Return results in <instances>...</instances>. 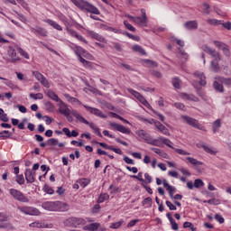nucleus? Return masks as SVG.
<instances>
[{"instance_id": "obj_54", "label": "nucleus", "mask_w": 231, "mask_h": 231, "mask_svg": "<svg viewBox=\"0 0 231 231\" xmlns=\"http://www.w3.org/2000/svg\"><path fill=\"white\" fill-rule=\"evenodd\" d=\"M124 24H125V28L127 30H129V32H136V28H134V26H133L131 23H129V22L124 21Z\"/></svg>"}, {"instance_id": "obj_41", "label": "nucleus", "mask_w": 231, "mask_h": 231, "mask_svg": "<svg viewBox=\"0 0 231 231\" xmlns=\"http://www.w3.org/2000/svg\"><path fill=\"white\" fill-rule=\"evenodd\" d=\"M123 35H125V37H128V39H132V41H135L136 42H140V37L134 34L129 33L127 32H123Z\"/></svg>"}, {"instance_id": "obj_55", "label": "nucleus", "mask_w": 231, "mask_h": 231, "mask_svg": "<svg viewBox=\"0 0 231 231\" xmlns=\"http://www.w3.org/2000/svg\"><path fill=\"white\" fill-rule=\"evenodd\" d=\"M184 97L187 100H192L193 102H199V98H198L197 97H195L194 95H187L184 94Z\"/></svg>"}, {"instance_id": "obj_39", "label": "nucleus", "mask_w": 231, "mask_h": 231, "mask_svg": "<svg viewBox=\"0 0 231 231\" xmlns=\"http://www.w3.org/2000/svg\"><path fill=\"white\" fill-rule=\"evenodd\" d=\"M100 26L101 28H104V30H106L107 32H113L114 33H122V31L116 28L109 27L106 24H101Z\"/></svg>"}, {"instance_id": "obj_8", "label": "nucleus", "mask_w": 231, "mask_h": 231, "mask_svg": "<svg viewBox=\"0 0 231 231\" xmlns=\"http://www.w3.org/2000/svg\"><path fill=\"white\" fill-rule=\"evenodd\" d=\"M17 210L25 216H41V211L37 208L30 206H18Z\"/></svg>"}, {"instance_id": "obj_4", "label": "nucleus", "mask_w": 231, "mask_h": 231, "mask_svg": "<svg viewBox=\"0 0 231 231\" xmlns=\"http://www.w3.org/2000/svg\"><path fill=\"white\" fill-rule=\"evenodd\" d=\"M72 116H74V118L78 119L79 122H80L81 124L89 125L90 129H93L95 134L99 136V138H102V133H100V128H98V126H97V125H95V123L88 122V120H86V118H84V116H82V115H80L77 111L72 112Z\"/></svg>"}, {"instance_id": "obj_1", "label": "nucleus", "mask_w": 231, "mask_h": 231, "mask_svg": "<svg viewBox=\"0 0 231 231\" xmlns=\"http://www.w3.org/2000/svg\"><path fill=\"white\" fill-rule=\"evenodd\" d=\"M42 208L49 212H68L69 205L62 201H45L42 204Z\"/></svg>"}, {"instance_id": "obj_13", "label": "nucleus", "mask_w": 231, "mask_h": 231, "mask_svg": "<svg viewBox=\"0 0 231 231\" xmlns=\"http://www.w3.org/2000/svg\"><path fill=\"white\" fill-rule=\"evenodd\" d=\"M161 142L164 145H167V147H170V149H173L177 154H180L181 156H190V152L183 149L174 148V146H172V143L168 138L162 137L161 138Z\"/></svg>"}, {"instance_id": "obj_5", "label": "nucleus", "mask_w": 231, "mask_h": 231, "mask_svg": "<svg viewBox=\"0 0 231 231\" xmlns=\"http://www.w3.org/2000/svg\"><path fill=\"white\" fill-rule=\"evenodd\" d=\"M57 106L59 107L58 111L60 115H63V116H66L69 122H73V118L69 115H73V111H77V110L69 109V107H68V104L64 103L62 99L59 101V103L57 104Z\"/></svg>"}, {"instance_id": "obj_27", "label": "nucleus", "mask_w": 231, "mask_h": 231, "mask_svg": "<svg viewBox=\"0 0 231 231\" xmlns=\"http://www.w3.org/2000/svg\"><path fill=\"white\" fill-rule=\"evenodd\" d=\"M151 151L161 156V158H164L165 160H169V154L165 152V151L159 148H151Z\"/></svg>"}, {"instance_id": "obj_42", "label": "nucleus", "mask_w": 231, "mask_h": 231, "mask_svg": "<svg viewBox=\"0 0 231 231\" xmlns=\"http://www.w3.org/2000/svg\"><path fill=\"white\" fill-rule=\"evenodd\" d=\"M45 108H46V111H48L49 113H53V111H55V105H53V103L49 101L45 103Z\"/></svg>"}, {"instance_id": "obj_25", "label": "nucleus", "mask_w": 231, "mask_h": 231, "mask_svg": "<svg viewBox=\"0 0 231 231\" xmlns=\"http://www.w3.org/2000/svg\"><path fill=\"white\" fill-rule=\"evenodd\" d=\"M184 28L186 30H198V21H188L184 23Z\"/></svg>"}, {"instance_id": "obj_14", "label": "nucleus", "mask_w": 231, "mask_h": 231, "mask_svg": "<svg viewBox=\"0 0 231 231\" xmlns=\"http://www.w3.org/2000/svg\"><path fill=\"white\" fill-rule=\"evenodd\" d=\"M17 48H19V46L14 45V46H9L7 49V55L10 59L9 60L13 64H15V62H19V60H21V57L17 55Z\"/></svg>"}, {"instance_id": "obj_46", "label": "nucleus", "mask_w": 231, "mask_h": 231, "mask_svg": "<svg viewBox=\"0 0 231 231\" xmlns=\"http://www.w3.org/2000/svg\"><path fill=\"white\" fill-rule=\"evenodd\" d=\"M89 35H91V37L93 39H96V41H99L100 42H102V41H104V38L100 34H98V33H97V32H95L93 31H91L89 32Z\"/></svg>"}, {"instance_id": "obj_9", "label": "nucleus", "mask_w": 231, "mask_h": 231, "mask_svg": "<svg viewBox=\"0 0 231 231\" xmlns=\"http://www.w3.org/2000/svg\"><path fill=\"white\" fill-rule=\"evenodd\" d=\"M9 194L12 195L14 199L16 201H20V203H30V199L24 195L22 191L16 189H10Z\"/></svg>"}, {"instance_id": "obj_11", "label": "nucleus", "mask_w": 231, "mask_h": 231, "mask_svg": "<svg viewBox=\"0 0 231 231\" xmlns=\"http://www.w3.org/2000/svg\"><path fill=\"white\" fill-rule=\"evenodd\" d=\"M217 80L214 81L213 83V88L219 91L220 93H223V84H225V86H231V79H225V78H216Z\"/></svg>"}, {"instance_id": "obj_40", "label": "nucleus", "mask_w": 231, "mask_h": 231, "mask_svg": "<svg viewBox=\"0 0 231 231\" xmlns=\"http://www.w3.org/2000/svg\"><path fill=\"white\" fill-rule=\"evenodd\" d=\"M79 62L84 66V68H93V63L91 61H88L84 58H79Z\"/></svg>"}, {"instance_id": "obj_64", "label": "nucleus", "mask_w": 231, "mask_h": 231, "mask_svg": "<svg viewBox=\"0 0 231 231\" xmlns=\"http://www.w3.org/2000/svg\"><path fill=\"white\" fill-rule=\"evenodd\" d=\"M174 106L180 111H185V105L183 103H174Z\"/></svg>"}, {"instance_id": "obj_59", "label": "nucleus", "mask_w": 231, "mask_h": 231, "mask_svg": "<svg viewBox=\"0 0 231 231\" xmlns=\"http://www.w3.org/2000/svg\"><path fill=\"white\" fill-rule=\"evenodd\" d=\"M16 181L19 185L24 184V175L21 174L16 177Z\"/></svg>"}, {"instance_id": "obj_17", "label": "nucleus", "mask_w": 231, "mask_h": 231, "mask_svg": "<svg viewBox=\"0 0 231 231\" xmlns=\"http://www.w3.org/2000/svg\"><path fill=\"white\" fill-rule=\"evenodd\" d=\"M108 125L110 129H112V131H118V133H122L123 134H131V130H129V128L124 126L123 125L110 122Z\"/></svg>"}, {"instance_id": "obj_15", "label": "nucleus", "mask_w": 231, "mask_h": 231, "mask_svg": "<svg viewBox=\"0 0 231 231\" xmlns=\"http://www.w3.org/2000/svg\"><path fill=\"white\" fill-rule=\"evenodd\" d=\"M72 49L74 51V53L78 57V60H79L82 57H85V59H91L93 57L89 52H88V51H86L84 48L80 46L74 45Z\"/></svg>"}, {"instance_id": "obj_12", "label": "nucleus", "mask_w": 231, "mask_h": 231, "mask_svg": "<svg viewBox=\"0 0 231 231\" xmlns=\"http://www.w3.org/2000/svg\"><path fill=\"white\" fill-rule=\"evenodd\" d=\"M127 91H128V93H130V95L134 97V98H136V100H138V102L143 104V106H144L148 109H152L151 104H149V102L145 100V97H143V96H142V94H140L138 91H136L133 88H127Z\"/></svg>"}, {"instance_id": "obj_61", "label": "nucleus", "mask_w": 231, "mask_h": 231, "mask_svg": "<svg viewBox=\"0 0 231 231\" xmlns=\"http://www.w3.org/2000/svg\"><path fill=\"white\" fill-rule=\"evenodd\" d=\"M215 219L216 221H218L220 225H223V223H225V218L219 214L215 215Z\"/></svg>"}, {"instance_id": "obj_20", "label": "nucleus", "mask_w": 231, "mask_h": 231, "mask_svg": "<svg viewBox=\"0 0 231 231\" xmlns=\"http://www.w3.org/2000/svg\"><path fill=\"white\" fill-rule=\"evenodd\" d=\"M135 134L140 138V140H143L146 143H149L151 135L145 130H137L135 131Z\"/></svg>"}, {"instance_id": "obj_18", "label": "nucleus", "mask_w": 231, "mask_h": 231, "mask_svg": "<svg viewBox=\"0 0 231 231\" xmlns=\"http://www.w3.org/2000/svg\"><path fill=\"white\" fill-rule=\"evenodd\" d=\"M83 107H85V109L88 111V113H91V115H95V116H98L99 118H107V116L104 115V113H102V110L98 108L91 107L87 105H83Z\"/></svg>"}, {"instance_id": "obj_23", "label": "nucleus", "mask_w": 231, "mask_h": 231, "mask_svg": "<svg viewBox=\"0 0 231 231\" xmlns=\"http://www.w3.org/2000/svg\"><path fill=\"white\" fill-rule=\"evenodd\" d=\"M31 228H53V224L32 222L29 225Z\"/></svg>"}, {"instance_id": "obj_37", "label": "nucleus", "mask_w": 231, "mask_h": 231, "mask_svg": "<svg viewBox=\"0 0 231 231\" xmlns=\"http://www.w3.org/2000/svg\"><path fill=\"white\" fill-rule=\"evenodd\" d=\"M186 160L189 162V163L194 165L195 167H198V165H203L201 161H198V159H195L194 157H187Z\"/></svg>"}, {"instance_id": "obj_56", "label": "nucleus", "mask_w": 231, "mask_h": 231, "mask_svg": "<svg viewBox=\"0 0 231 231\" xmlns=\"http://www.w3.org/2000/svg\"><path fill=\"white\" fill-rule=\"evenodd\" d=\"M59 143V139L51 138L47 141V145L55 146Z\"/></svg>"}, {"instance_id": "obj_45", "label": "nucleus", "mask_w": 231, "mask_h": 231, "mask_svg": "<svg viewBox=\"0 0 231 231\" xmlns=\"http://www.w3.org/2000/svg\"><path fill=\"white\" fill-rule=\"evenodd\" d=\"M107 199H109V194L103 193V194L99 195L97 203H104V201H107Z\"/></svg>"}, {"instance_id": "obj_58", "label": "nucleus", "mask_w": 231, "mask_h": 231, "mask_svg": "<svg viewBox=\"0 0 231 231\" xmlns=\"http://www.w3.org/2000/svg\"><path fill=\"white\" fill-rule=\"evenodd\" d=\"M5 85H7L8 88L11 89H19V87L14 83V81L8 80Z\"/></svg>"}, {"instance_id": "obj_26", "label": "nucleus", "mask_w": 231, "mask_h": 231, "mask_svg": "<svg viewBox=\"0 0 231 231\" xmlns=\"http://www.w3.org/2000/svg\"><path fill=\"white\" fill-rule=\"evenodd\" d=\"M25 180L27 183H34L35 182V177H33V172L30 169L25 170Z\"/></svg>"}, {"instance_id": "obj_22", "label": "nucleus", "mask_w": 231, "mask_h": 231, "mask_svg": "<svg viewBox=\"0 0 231 231\" xmlns=\"http://www.w3.org/2000/svg\"><path fill=\"white\" fill-rule=\"evenodd\" d=\"M153 123H154L156 129L161 131V133H162V134H165L166 136H171V133L169 132V129L167 127H165V125H163V124H162L159 121H153Z\"/></svg>"}, {"instance_id": "obj_36", "label": "nucleus", "mask_w": 231, "mask_h": 231, "mask_svg": "<svg viewBox=\"0 0 231 231\" xmlns=\"http://www.w3.org/2000/svg\"><path fill=\"white\" fill-rule=\"evenodd\" d=\"M64 97L68 100V102H70V104H79V106H82V102H80V100L69 96V94H65Z\"/></svg>"}, {"instance_id": "obj_21", "label": "nucleus", "mask_w": 231, "mask_h": 231, "mask_svg": "<svg viewBox=\"0 0 231 231\" xmlns=\"http://www.w3.org/2000/svg\"><path fill=\"white\" fill-rule=\"evenodd\" d=\"M214 44L218 50H222V51L226 54V57H230V50L228 46L221 42L215 41Z\"/></svg>"}, {"instance_id": "obj_28", "label": "nucleus", "mask_w": 231, "mask_h": 231, "mask_svg": "<svg viewBox=\"0 0 231 231\" xmlns=\"http://www.w3.org/2000/svg\"><path fill=\"white\" fill-rule=\"evenodd\" d=\"M194 75L197 77V79H199L200 86H207V77H205L203 72L197 71L194 73Z\"/></svg>"}, {"instance_id": "obj_49", "label": "nucleus", "mask_w": 231, "mask_h": 231, "mask_svg": "<svg viewBox=\"0 0 231 231\" xmlns=\"http://www.w3.org/2000/svg\"><path fill=\"white\" fill-rule=\"evenodd\" d=\"M208 24H211V26H219L221 24V21L217 19H208Z\"/></svg>"}, {"instance_id": "obj_2", "label": "nucleus", "mask_w": 231, "mask_h": 231, "mask_svg": "<svg viewBox=\"0 0 231 231\" xmlns=\"http://www.w3.org/2000/svg\"><path fill=\"white\" fill-rule=\"evenodd\" d=\"M202 50L203 51H205L206 53H208V55L213 57V59H215V60H212L210 63V69H212L214 73H217V71H219L218 62L219 60H221V55H219V52H217L216 50L207 45L202 46Z\"/></svg>"}, {"instance_id": "obj_29", "label": "nucleus", "mask_w": 231, "mask_h": 231, "mask_svg": "<svg viewBox=\"0 0 231 231\" xmlns=\"http://www.w3.org/2000/svg\"><path fill=\"white\" fill-rule=\"evenodd\" d=\"M44 22L47 23V24H50V26H51L52 28H54V30H58V32H62V26H60V24H59L57 22L51 19H46Z\"/></svg>"}, {"instance_id": "obj_30", "label": "nucleus", "mask_w": 231, "mask_h": 231, "mask_svg": "<svg viewBox=\"0 0 231 231\" xmlns=\"http://www.w3.org/2000/svg\"><path fill=\"white\" fill-rule=\"evenodd\" d=\"M44 22L47 23V24H50V26H51L52 28H54V30H58V32H62V26H60V24H59L57 22L51 19H46Z\"/></svg>"}, {"instance_id": "obj_33", "label": "nucleus", "mask_w": 231, "mask_h": 231, "mask_svg": "<svg viewBox=\"0 0 231 231\" xmlns=\"http://www.w3.org/2000/svg\"><path fill=\"white\" fill-rule=\"evenodd\" d=\"M99 227H100V223H92L85 226L83 227V230L95 231V230H98Z\"/></svg>"}, {"instance_id": "obj_48", "label": "nucleus", "mask_w": 231, "mask_h": 231, "mask_svg": "<svg viewBox=\"0 0 231 231\" xmlns=\"http://www.w3.org/2000/svg\"><path fill=\"white\" fill-rule=\"evenodd\" d=\"M205 186V182L201 179H197L194 180L195 189H201V187Z\"/></svg>"}, {"instance_id": "obj_57", "label": "nucleus", "mask_w": 231, "mask_h": 231, "mask_svg": "<svg viewBox=\"0 0 231 231\" xmlns=\"http://www.w3.org/2000/svg\"><path fill=\"white\" fill-rule=\"evenodd\" d=\"M143 205H148V207H152V199L151 197H147L143 199Z\"/></svg>"}, {"instance_id": "obj_62", "label": "nucleus", "mask_w": 231, "mask_h": 231, "mask_svg": "<svg viewBox=\"0 0 231 231\" xmlns=\"http://www.w3.org/2000/svg\"><path fill=\"white\" fill-rule=\"evenodd\" d=\"M173 88H176V89H180V79L175 78L172 79Z\"/></svg>"}, {"instance_id": "obj_32", "label": "nucleus", "mask_w": 231, "mask_h": 231, "mask_svg": "<svg viewBox=\"0 0 231 231\" xmlns=\"http://www.w3.org/2000/svg\"><path fill=\"white\" fill-rule=\"evenodd\" d=\"M162 137H158L157 139H152L150 137V141H148L149 145H155V147H162L163 145V143H162Z\"/></svg>"}, {"instance_id": "obj_6", "label": "nucleus", "mask_w": 231, "mask_h": 231, "mask_svg": "<svg viewBox=\"0 0 231 231\" xmlns=\"http://www.w3.org/2000/svg\"><path fill=\"white\" fill-rule=\"evenodd\" d=\"M142 17L140 16H133L130 14H126V17L133 21L135 24L139 26H147V14H145V9H141Z\"/></svg>"}, {"instance_id": "obj_52", "label": "nucleus", "mask_w": 231, "mask_h": 231, "mask_svg": "<svg viewBox=\"0 0 231 231\" xmlns=\"http://www.w3.org/2000/svg\"><path fill=\"white\" fill-rule=\"evenodd\" d=\"M43 191L46 192V194H50L51 196L55 194V190H53V188L48 186V185H45L43 187Z\"/></svg>"}, {"instance_id": "obj_16", "label": "nucleus", "mask_w": 231, "mask_h": 231, "mask_svg": "<svg viewBox=\"0 0 231 231\" xmlns=\"http://www.w3.org/2000/svg\"><path fill=\"white\" fill-rule=\"evenodd\" d=\"M64 24L66 26V31L68 32V33L69 35H71V37H75V39H77L80 42H83L84 44H88V40H86V38H84L82 35L79 34V32H77V31L69 28V26L68 25L69 24L68 21H64Z\"/></svg>"}, {"instance_id": "obj_31", "label": "nucleus", "mask_w": 231, "mask_h": 231, "mask_svg": "<svg viewBox=\"0 0 231 231\" xmlns=\"http://www.w3.org/2000/svg\"><path fill=\"white\" fill-rule=\"evenodd\" d=\"M132 51H134L135 53H139V55H147V52L143 48L138 44H134L132 46Z\"/></svg>"}, {"instance_id": "obj_38", "label": "nucleus", "mask_w": 231, "mask_h": 231, "mask_svg": "<svg viewBox=\"0 0 231 231\" xmlns=\"http://www.w3.org/2000/svg\"><path fill=\"white\" fill-rule=\"evenodd\" d=\"M143 62L146 64L148 68H158V62L152 60H143Z\"/></svg>"}, {"instance_id": "obj_51", "label": "nucleus", "mask_w": 231, "mask_h": 231, "mask_svg": "<svg viewBox=\"0 0 231 231\" xmlns=\"http://www.w3.org/2000/svg\"><path fill=\"white\" fill-rule=\"evenodd\" d=\"M40 82H41L42 86H43V88H49L51 86V84L50 83L48 79H46V77H43Z\"/></svg>"}, {"instance_id": "obj_60", "label": "nucleus", "mask_w": 231, "mask_h": 231, "mask_svg": "<svg viewBox=\"0 0 231 231\" xmlns=\"http://www.w3.org/2000/svg\"><path fill=\"white\" fill-rule=\"evenodd\" d=\"M202 8H203V11H204V14H210V5L208 4V3H204L202 5Z\"/></svg>"}, {"instance_id": "obj_35", "label": "nucleus", "mask_w": 231, "mask_h": 231, "mask_svg": "<svg viewBox=\"0 0 231 231\" xmlns=\"http://www.w3.org/2000/svg\"><path fill=\"white\" fill-rule=\"evenodd\" d=\"M200 147L205 151V152H208V154H217V151L210 146H207L205 144H201Z\"/></svg>"}, {"instance_id": "obj_10", "label": "nucleus", "mask_w": 231, "mask_h": 231, "mask_svg": "<svg viewBox=\"0 0 231 231\" xmlns=\"http://www.w3.org/2000/svg\"><path fill=\"white\" fill-rule=\"evenodd\" d=\"M181 118L182 120H184V122H186V124H188V125H190L195 129H199V131H207L205 126L199 124V121H198V119H194L189 116H182Z\"/></svg>"}, {"instance_id": "obj_19", "label": "nucleus", "mask_w": 231, "mask_h": 231, "mask_svg": "<svg viewBox=\"0 0 231 231\" xmlns=\"http://www.w3.org/2000/svg\"><path fill=\"white\" fill-rule=\"evenodd\" d=\"M30 31L35 35H41V37H48V31L41 26L30 27Z\"/></svg>"}, {"instance_id": "obj_3", "label": "nucleus", "mask_w": 231, "mask_h": 231, "mask_svg": "<svg viewBox=\"0 0 231 231\" xmlns=\"http://www.w3.org/2000/svg\"><path fill=\"white\" fill-rule=\"evenodd\" d=\"M75 6L79 8L80 10H86L88 14H94L95 15H100V11L97 8V6L89 4V2L86 0H70Z\"/></svg>"}, {"instance_id": "obj_53", "label": "nucleus", "mask_w": 231, "mask_h": 231, "mask_svg": "<svg viewBox=\"0 0 231 231\" xmlns=\"http://www.w3.org/2000/svg\"><path fill=\"white\" fill-rule=\"evenodd\" d=\"M32 75L39 82H41L44 77V75L41 74L39 71H33Z\"/></svg>"}, {"instance_id": "obj_44", "label": "nucleus", "mask_w": 231, "mask_h": 231, "mask_svg": "<svg viewBox=\"0 0 231 231\" xmlns=\"http://www.w3.org/2000/svg\"><path fill=\"white\" fill-rule=\"evenodd\" d=\"M17 51L19 54L22 55V57H23V59H27L30 60V54H28V52H26L24 50H23V48L19 47L16 48Z\"/></svg>"}, {"instance_id": "obj_7", "label": "nucleus", "mask_w": 231, "mask_h": 231, "mask_svg": "<svg viewBox=\"0 0 231 231\" xmlns=\"http://www.w3.org/2000/svg\"><path fill=\"white\" fill-rule=\"evenodd\" d=\"M66 226H74V228H79V226H84L86 225V220L81 217H69L64 221Z\"/></svg>"}, {"instance_id": "obj_34", "label": "nucleus", "mask_w": 231, "mask_h": 231, "mask_svg": "<svg viewBox=\"0 0 231 231\" xmlns=\"http://www.w3.org/2000/svg\"><path fill=\"white\" fill-rule=\"evenodd\" d=\"M47 97L51 98V100H53L54 102H60L61 99L59 98V95L55 93L53 90H49L47 92Z\"/></svg>"}, {"instance_id": "obj_50", "label": "nucleus", "mask_w": 231, "mask_h": 231, "mask_svg": "<svg viewBox=\"0 0 231 231\" xmlns=\"http://www.w3.org/2000/svg\"><path fill=\"white\" fill-rule=\"evenodd\" d=\"M122 225H124V220H120L118 222L116 223H112L110 225V228L116 230L117 228H120V226H122Z\"/></svg>"}, {"instance_id": "obj_43", "label": "nucleus", "mask_w": 231, "mask_h": 231, "mask_svg": "<svg viewBox=\"0 0 231 231\" xmlns=\"http://www.w3.org/2000/svg\"><path fill=\"white\" fill-rule=\"evenodd\" d=\"M0 120L2 122H9L8 115L5 113V110L3 108H0Z\"/></svg>"}, {"instance_id": "obj_24", "label": "nucleus", "mask_w": 231, "mask_h": 231, "mask_svg": "<svg viewBox=\"0 0 231 231\" xmlns=\"http://www.w3.org/2000/svg\"><path fill=\"white\" fill-rule=\"evenodd\" d=\"M162 184L164 189H166V190L169 192L170 198H173L174 192H176V188L169 185V182H167V180H163Z\"/></svg>"}, {"instance_id": "obj_63", "label": "nucleus", "mask_w": 231, "mask_h": 231, "mask_svg": "<svg viewBox=\"0 0 231 231\" xmlns=\"http://www.w3.org/2000/svg\"><path fill=\"white\" fill-rule=\"evenodd\" d=\"M166 206L168 207V208L170 210H177L178 208H176V206H174V204H172V202L167 200L166 201Z\"/></svg>"}, {"instance_id": "obj_47", "label": "nucleus", "mask_w": 231, "mask_h": 231, "mask_svg": "<svg viewBox=\"0 0 231 231\" xmlns=\"http://www.w3.org/2000/svg\"><path fill=\"white\" fill-rule=\"evenodd\" d=\"M30 98H33V100H42V98H44V95H42V93H37V94L31 93Z\"/></svg>"}]
</instances>
